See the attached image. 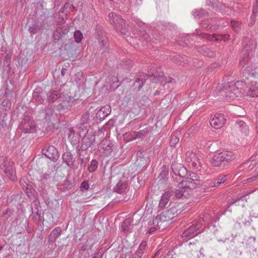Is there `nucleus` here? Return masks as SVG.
Here are the masks:
<instances>
[{
  "label": "nucleus",
  "instance_id": "obj_22",
  "mask_svg": "<svg viewBox=\"0 0 258 258\" xmlns=\"http://www.w3.org/2000/svg\"><path fill=\"white\" fill-rule=\"evenodd\" d=\"M78 130H76L74 127L70 130L68 134V139L72 145L78 144L81 137L78 134Z\"/></svg>",
  "mask_w": 258,
  "mask_h": 258
},
{
  "label": "nucleus",
  "instance_id": "obj_13",
  "mask_svg": "<svg viewBox=\"0 0 258 258\" xmlns=\"http://www.w3.org/2000/svg\"><path fill=\"white\" fill-rule=\"evenodd\" d=\"M226 118L224 114L218 113L214 115L210 119L211 125L216 129L221 128L225 123Z\"/></svg>",
  "mask_w": 258,
  "mask_h": 258
},
{
  "label": "nucleus",
  "instance_id": "obj_46",
  "mask_svg": "<svg viewBox=\"0 0 258 258\" xmlns=\"http://www.w3.org/2000/svg\"><path fill=\"white\" fill-rule=\"evenodd\" d=\"M140 40L143 41H145L146 43H148L150 41L151 38L149 34H148L146 32L143 31L140 36Z\"/></svg>",
  "mask_w": 258,
  "mask_h": 258
},
{
  "label": "nucleus",
  "instance_id": "obj_54",
  "mask_svg": "<svg viewBox=\"0 0 258 258\" xmlns=\"http://www.w3.org/2000/svg\"><path fill=\"white\" fill-rule=\"evenodd\" d=\"M89 188V185L87 181H83L80 186V189L81 191L87 190Z\"/></svg>",
  "mask_w": 258,
  "mask_h": 258
},
{
  "label": "nucleus",
  "instance_id": "obj_50",
  "mask_svg": "<svg viewBox=\"0 0 258 258\" xmlns=\"http://www.w3.org/2000/svg\"><path fill=\"white\" fill-rule=\"evenodd\" d=\"M38 29V25L37 23L32 24L31 26H29V31L31 34H34L36 33Z\"/></svg>",
  "mask_w": 258,
  "mask_h": 258
},
{
  "label": "nucleus",
  "instance_id": "obj_19",
  "mask_svg": "<svg viewBox=\"0 0 258 258\" xmlns=\"http://www.w3.org/2000/svg\"><path fill=\"white\" fill-rule=\"evenodd\" d=\"M147 250V242L142 241L138 249L134 253H131L127 255L128 258H141L146 254Z\"/></svg>",
  "mask_w": 258,
  "mask_h": 258
},
{
  "label": "nucleus",
  "instance_id": "obj_39",
  "mask_svg": "<svg viewBox=\"0 0 258 258\" xmlns=\"http://www.w3.org/2000/svg\"><path fill=\"white\" fill-rule=\"evenodd\" d=\"M133 222V218L129 217L125 219L121 224V228L123 231H128L130 230L129 226Z\"/></svg>",
  "mask_w": 258,
  "mask_h": 258
},
{
  "label": "nucleus",
  "instance_id": "obj_42",
  "mask_svg": "<svg viewBox=\"0 0 258 258\" xmlns=\"http://www.w3.org/2000/svg\"><path fill=\"white\" fill-rule=\"evenodd\" d=\"M98 161L96 160H92L88 166V170L90 172H94L98 167Z\"/></svg>",
  "mask_w": 258,
  "mask_h": 258
},
{
  "label": "nucleus",
  "instance_id": "obj_12",
  "mask_svg": "<svg viewBox=\"0 0 258 258\" xmlns=\"http://www.w3.org/2000/svg\"><path fill=\"white\" fill-rule=\"evenodd\" d=\"M187 182L181 181L177 185L175 190L173 193L175 194V196L178 198H181L183 197H186L188 194V192L190 189V186L187 185Z\"/></svg>",
  "mask_w": 258,
  "mask_h": 258
},
{
  "label": "nucleus",
  "instance_id": "obj_17",
  "mask_svg": "<svg viewBox=\"0 0 258 258\" xmlns=\"http://www.w3.org/2000/svg\"><path fill=\"white\" fill-rule=\"evenodd\" d=\"M185 178L183 182H187V185L192 189L195 188L197 186V181L200 180V176L194 172H189L187 171V175L184 177Z\"/></svg>",
  "mask_w": 258,
  "mask_h": 258
},
{
  "label": "nucleus",
  "instance_id": "obj_55",
  "mask_svg": "<svg viewBox=\"0 0 258 258\" xmlns=\"http://www.w3.org/2000/svg\"><path fill=\"white\" fill-rule=\"evenodd\" d=\"M107 143V141H103L102 146L104 150L106 151L107 153H110L112 151L111 146L109 144L107 145L106 147L104 146Z\"/></svg>",
  "mask_w": 258,
  "mask_h": 258
},
{
  "label": "nucleus",
  "instance_id": "obj_47",
  "mask_svg": "<svg viewBox=\"0 0 258 258\" xmlns=\"http://www.w3.org/2000/svg\"><path fill=\"white\" fill-rule=\"evenodd\" d=\"M202 50L203 51V54L208 57H213L215 55V53L207 47L203 48Z\"/></svg>",
  "mask_w": 258,
  "mask_h": 258
},
{
  "label": "nucleus",
  "instance_id": "obj_58",
  "mask_svg": "<svg viewBox=\"0 0 258 258\" xmlns=\"http://www.w3.org/2000/svg\"><path fill=\"white\" fill-rule=\"evenodd\" d=\"M229 9L226 7L225 5H222L220 3L219 5L218 6V11H219L221 12H226L228 11Z\"/></svg>",
  "mask_w": 258,
  "mask_h": 258
},
{
  "label": "nucleus",
  "instance_id": "obj_41",
  "mask_svg": "<svg viewBox=\"0 0 258 258\" xmlns=\"http://www.w3.org/2000/svg\"><path fill=\"white\" fill-rule=\"evenodd\" d=\"M206 4L208 6H210L218 11V6L220 4V2L218 0H206Z\"/></svg>",
  "mask_w": 258,
  "mask_h": 258
},
{
  "label": "nucleus",
  "instance_id": "obj_44",
  "mask_svg": "<svg viewBox=\"0 0 258 258\" xmlns=\"http://www.w3.org/2000/svg\"><path fill=\"white\" fill-rule=\"evenodd\" d=\"M133 62L131 59H126L122 61L120 65L125 69H128L133 66Z\"/></svg>",
  "mask_w": 258,
  "mask_h": 258
},
{
  "label": "nucleus",
  "instance_id": "obj_16",
  "mask_svg": "<svg viewBox=\"0 0 258 258\" xmlns=\"http://www.w3.org/2000/svg\"><path fill=\"white\" fill-rule=\"evenodd\" d=\"M176 205L177 204L175 203H170L169 206L167 207V209L162 212L170 221L174 216L178 215L179 210L177 209Z\"/></svg>",
  "mask_w": 258,
  "mask_h": 258
},
{
  "label": "nucleus",
  "instance_id": "obj_18",
  "mask_svg": "<svg viewBox=\"0 0 258 258\" xmlns=\"http://www.w3.org/2000/svg\"><path fill=\"white\" fill-rule=\"evenodd\" d=\"M100 29V28H98ZM96 33L98 36V40L101 48L102 49L103 52H105L108 46V39L106 35L101 30L99 31V30L96 29Z\"/></svg>",
  "mask_w": 258,
  "mask_h": 258
},
{
  "label": "nucleus",
  "instance_id": "obj_63",
  "mask_svg": "<svg viewBox=\"0 0 258 258\" xmlns=\"http://www.w3.org/2000/svg\"><path fill=\"white\" fill-rule=\"evenodd\" d=\"M76 151H77V155L78 156V158L79 157H81V151H82L81 149V145L80 146L79 145H78L76 147Z\"/></svg>",
  "mask_w": 258,
  "mask_h": 258
},
{
  "label": "nucleus",
  "instance_id": "obj_40",
  "mask_svg": "<svg viewBox=\"0 0 258 258\" xmlns=\"http://www.w3.org/2000/svg\"><path fill=\"white\" fill-rule=\"evenodd\" d=\"M178 132H175L171 136L170 145L171 147H175L179 143V137Z\"/></svg>",
  "mask_w": 258,
  "mask_h": 258
},
{
  "label": "nucleus",
  "instance_id": "obj_9",
  "mask_svg": "<svg viewBox=\"0 0 258 258\" xmlns=\"http://www.w3.org/2000/svg\"><path fill=\"white\" fill-rule=\"evenodd\" d=\"M243 48L242 50V54L244 56L240 60V64L242 66H245L248 61L250 59V56L252 53V46L248 38L243 43Z\"/></svg>",
  "mask_w": 258,
  "mask_h": 258
},
{
  "label": "nucleus",
  "instance_id": "obj_52",
  "mask_svg": "<svg viewBox=\"0 0 258 258\" xmlns=\"http://www.w3.org/2000/svg\"><path fill=\"white\" fill-rule=\"evenodd\" d=\"M56 32L59 33L61 36H64L68 33L69 28L68 27L64 28L63 29L57 28L56 29Z\"/></svg>",
  "mask_w": 258,
  "mask_h": 258
},
{
  "label": "nucleus",
  "instance_id": "obj_56",
  "mask_svg": "<svg viewBox=\"0 0 258 258\" xmlns=\"http://www.w3.org/2000/svg\"><path fill=\"white\" fill-rule=\"evenodd\" d=\"M157 229H159L158 227L156 226V225H153L152 224V221L149 223V227L148 230L149 233L152 234Z\"/></svg>",
  "mask_w": 258,
  "mask_h": 258
},
{
  "label": "nucleus",
  "instance_id": "obj_37",
  "mask_svg": "<svg viewBox=\"0 0 258 258\" xmlns=\"http://www.w3.org/2000/svg\"><path fill=\"white\" fill-rule=\"evenodd\" d=\"M59 106L60 109L64 112L70 110L72 107L71 102L67 100H62Z\"/></svg>",
  "mask_w": 258,
  "mask_h": 258
},
{
  "label": "nucleus",
  "instance_id": "obj_25",
  "mask_svg": "<svg viewBox=\"0 0 258 258\" xmlns=\"http://www.w3.org/2000/svg\"><path fill=\"white\" fill-rule=\"evenodd\" d=\"M173 195V191L172 190H168L164 192L161 198L159 203V207L161 208H165L168 203L170 198Z\"/></svg>",
  "mask_w": 258,
  "mask_h": 258
},
{
  "label": "nucleus",
  "instance_id": "obj_51",
  "mask_svg": "<svg viewBox=\"0 0 258 258\" xmlns=\"http://www.w3.org/2000/svg\"><path fill=\"white\" fill-rule=\"evenodd\" d=\"M106 258H116V251L113 250L107 252L105 254Z\"/></svg>",
  "mask_w": 258,
  "mask_h": 258
},
{
  "label": "nucleus",
  "instance_id": "obj_3",
  "mask_svg": "<svg viewBox=\"0 0 258 258\" xmlns=\"http://www.w3.org/2000/svg\"><path fill=\"white\" fill-rule=\"evenodd\" d=\"M108 21L113 26L115 30L121 34H125L127 29L124 24V20L120 15H118L113 12L108 14Z\"/></svg>",
  "mask_w": 258,
  "mask_h": 258
},
{
  "label": "nucleus",
  "instance_id": "obj_31",
  "mask_svg": "<svg viewBox=\"0 0 258 258\" xmlns=\"http://www.w3.org/2000/svg\"><path fill=\"white\" fill-rule=\"evenodd\" d=\"M76 130H78V133L81 137L87 136L88 132V125L83 123H80L74 127Z\"/></svg>",
  "mask_w": 258,
  "mask_h": 258
},
{
  "label": "nucleus",
  "instance_id": "obj_34",
  "mask_svg": "<svg viewBox=\"0 0 258 258\" xmlns=\"http://www.w3.org/2000/svg\"><path fill=\"white\" fill-rule=\"evenodd\" d=\"M20 184L22 188L25 190L29 189L30 190H31L32 186L30 181L26 177H23L21 178L20 180Z\"/></svg>",
  "mask_w": 258,
  "mask_h": 258
},
{
  "label": "nucleus",
  "instance_id": "obj_62",
  "mask_svg": "<svg viewBox=\"0 0 258 258\" xmlns=\"http://www.w3.org/2000/svg\"><path fill=\"white\" fill-rule=\"evenodd\" d=\"M80 162V165L81 168H84L86 166V163L84 161V159L83 158L79 157V159Z\"/></svg>",
  "mask_w": 258,
  "mask_h": 258
},
{
  "label": "nucleus",
  "instance_id": "obj_59",
  "mask_svg": "<svg viewBox=\"0 0 258 258\" xmlns=\"http://www.w3.org/2000/svg\"><path fill=\"white\" fill-rule=\"evenodd\" d=\"M1 104L3 106H7L9 108L11 106V102L9 99H5L2 102Z\"/></svg>",
  "mask_w": 258,
  "mask_h": 258
},
{
  "label": "nucleus",
  "instance_id": "obj_10",
  "mask_svg": "<svg viewBox=\"0 0 258 258\" xmlns=\"http://www.w3.org/2000/svg\"><path fill=\"white\" fill-rule=\"evenodd\" d=\"M152 224L158 227L159 230H163L167 228L170 224L171 221L167 219L166 216L162 213L157 215L153 220Z\"/></svg>",
  "mask_w": 258,
  "mask_h": 258
},
{
  "label": "nucleus",
  "instance_id": "obj_5",
  "mask_svg": "<svg viewBox=\"0 0 258 258\" xmlns=\"http://www.w3.org/2000/svg\"><path fill=\"white\" fill-rule=\"evenodd\" d=\"M149 73H151V75H149L150 77H153V79L151 78V80L154 83H158V82H161V83L164 82L165 83L163 84V86H164L166 83H171L173 84L175 82V80L173 79H172L170 77L166 78L165 77L163 72H161L160 68H157L155 69L152 67L150 68V70L148 71Z\"/></svg>",
  "mask_w": 258,
  "mask_h": 258
},
{
  "label": "nucleus",
  "instance_id": "obj_35",
  "mask_svg": "<svg viewBox=\"0 0 258 258\" xmlns=\"http://www.w3.org/2000/svg\"><path fill=\"white\" fill-rule=\"evenodd\" d=\"M192 15L195 18L199 19L202 17H205L209 15V13L205 12L203 9H196L192 12Z\"/></svg>",
  "mask_w": 258,
  "mask_h": 258
},
{
  "label": "nucleus",
  "instance_id": "obj_49",
  "mask_svg": "<svg viewBox=\"0 0 258 258\" xmlns=\"http://www.w3.org/2000/svg\"><path fill=\"white\" fill-rule=\"evenodd\" d=\"M90 114L88 112H85L82 116L81 118V122L80 123H83L87 124L88 121L89 120Z\"/></svg>",
  "mask_w": 258,
  "mask_h": 258
},
{
  "label": "nucleus",
  "instance_id": "obj_14",
  "mask_svg": "<svg viewBox=\"0 0 258 258\" xmlns=\"http://www.w3.org/2000/svg\"><path fill=\"white\" fill-rule=\"evenodd\" d=\"M95 141V136L93 132L88 133L82 139L81 149L82 151H86L90 147Z\"/></svg>",
  "mask_w": 258,
  "mask_h": 258
},
{
  "label": "nucleus",
  "instance_id": "obj_61",
  "mask_svg": "<svg viewBox=\"0 0 258 258\" xmlns=\"http://www.w3.org/2000/svg\"><path fill=\"white\" fill-rule=\"evenodd\" d=\"M115 120L113 119H111L108 121V122L106 123V125L108 126L109 127H112L113 126L115 123Z\"/></svg>",
  "mask_w": 258,
  "mask_h": 258
},
{
  "label": "nucleus",
  "instance_id": "obj_11",
  "mask_svg": "<svg viewBox=\"0 0 258 258\" xmlns=\"http://www.w3.org/2000/svg\"><path fill=\"white\" fill-rule=\"evenodd\" d=\"M42 153L51 160L55 161L58 159L59 154L57 149L51 145L46 146L42 149Z\"/></svg>",
  "mask_w": 258,
  "mask_h": 258
},
{
  "label": "nucleus",
  "instance_id": "obj_20",
  "mask_svg": "<svg viewBox=\"0 0 258 258\" xmlns=\"http://www.w3.org/2000/svg\"><path fill=\"white\" fill-rule=\"evenodd\" d=\"M201 35L202 38L207 39L209 41H218L220 40L226 41L229 39L230 35L228 34H225L223 35L216 36L214 34L210 35L206 33H202V32L200 34Z\"/></svg>",
  "mask_w": 258,
  "mask_h": 258
},
{
  "label": "nucleus",
  "instance_id": "obj_38",
  "mask_svg": "<svg viewBox=\"0 0 258 258\" xmlns=\"http://www.w3.org/2000/svg\"><path fill=\"white\" fill-rule=\"evenodd\" d=\"M247 95L251 97L258 96V87L255 86H251L247 92Z\"/></svg>",
  "mask_w": 258,
  "mask_h": 258
},
{
  "label": "nucleus",
  "instance_id": "obj_64",
  "mask_svg": "<svg viewBox=\"0 0 258 258\" xmlns=\"http://www.w3.org/2000/svg\"><path fill=\"white\" fill-rule=\"evenodd\" d=\"M253 78L255 79L254 82L255 84L258 85V73H255L254 74H253Z\"/></svg>",
  "mask_w": 258,
  "mask_h": 258
},
{
  "label": "nucleus",
  "instance_id": "obj_27",
  "mask_svg": "<svg viewBox=\"0 0 258 258\" xmlns=\"http://www.w3.org/2000/svg\"><path fill=\"white\" fill-rule=\"evenodd\" d=\"M47 100L49 103H53L61 96V93L59 91L51 90L47 94Z\"/></svg>",
  "mask_w": 258,
  "mask_h": 258
},
{
  "label": "nucleus",
  "instance_id": "obj_1",
  "mask_svg": "<svg viewBox=\"0 0 258 258\" xmlns=\"http://www.w3.org/2000/svg\"><path fill=\"white\" fill-rule=\"evenodd\" d=\"M235 158V155L232 152L224 151L214 155L211 162L215 167H224Z\"/></svg>",
  "mask_w": 258,
  "mask_h": 258
},
{
  "label": "nucleus",
  "instance_id": "obj_29",
  "mask_svg": "<svg viewBox=\"0 0 258 258\" xmlns=\"http://www.w3.org/2000/svg\"><path fill=\"white\" fill-rule=\"evenodd\" d=\"M33 98L37 102L39 103H42L44 101V96L42 93L41 89L36 88L33 93Z\"/></svg>",
  "mask_w": 258,
  "mask_h": 258
},
{
  "label": "nucleus",
  "instance_id": "obj_57",
  "mask_svg": "<svg viewBox=\"0 0 258 258\" xmlns=\"http://www.w3.org/2000/svg\"><path fill=\"white\" fill-rule=\"evenodd\" d=\"M251 192H252V191H247L246 192H245V194H244V195L242 196H241L239 198H237L234 201H233L232 203H231L230 204V206H231V205H233L234 204H235L236 202L239 201L240 200H242L243 199V198H244V197L247 196V195H249Z\"/></svg>",
  "mask_w": 258,
  "mask_h": 258
},
{
  "label": "nucleus",
  "instance_id": "obj_4",
  "mask_svg": "<svg viewBox=\"0 0 258 258\" xmlns=\"http://www.w3.org/2000/svg\"><path fill=\"white\" fill-rule=\"evenodd\" d=\"M243 85L242 82L237 81L235 83H230L228 85L224 87V95L226 98L234 99L240 96L241 93V87ZM224 92V91H222Z\"/></svg>",
  "mask_w": 258,
  "mask_h": 258
},
{
  "label": "nucleus",
  "instance_id": "obj_45",
  "mask_svg": "<svg viewBox=\"0 0 258 258\" xmlns=\"http://www.w3.org/2000/svg\"><path fill=\"white\" fill-rule=\"evenodd\" d=\"M168 174V171L166 167H164L162 169V170L160 174H159L157 179H159V181L165 179V178L167 177Z\"/></svg>",
  "mask_w": 258,
  "mask_h": 258
},
{
  "label": "nucleus",
  "instance_id": "obj_26",
  "mask_svg": "<svg viewBox=\"0 0 258 258\" xmlns=\"http://www.w3.org/2000/svg\"><path fill=\"white\" fill-rule=\"evenodd\" d=\"M151 131V127H148L137 132H134L132 135L131 140H135L137 139H143L146 137L149 132Z\"/></svg>",
  "mask_w": 258,
  "mask_h": 258
},
{
  "label": "nucleus",
  "instance_id": "obj_28",
  "mask_svg": "<svg viewBox=\"0 0 258 258\" xmlns=\"http://www.w3.org/2000/svg\"><path fill=\"white\" fill-rule=\"evenodd\" d=\"M61 230L60 227L55 228L50 233L48 237V242L53 243L56 239L61 235Z\"/></svg>",
  "mask_w": 258,
  "mask_h": 258
},
{
  "label": "nucleus",
  "instance_id": "obj_23",
  "mask_svg": "<svg viewBox=\"0 0 258 258\" xmlns=\"http://www.w3.org/2000/svg\"><path fill=\"white\" fill-rule=\"evenodd\" d=\"M111 112V108L109 106L102 107L96 114V118L100 121L104 120Z\"/></svg>",
  "mask_w": 258,
  "mask_h": 258
},
{
  "label": "nucleus",
  "instance_id": "obj_32",
  "mask_svg": "<svg viewBox=\"0 0 258 258\" xmlns=\"http://www.w3.org/2000/svg\"><path fill=\"white\" fill-rule=\"evenodd\" d=\"M145 75H140L139 77H138L135 82L134 83V87L137 91L140 90L144 84V81L145 80Z\"/></svg>",
  "mask_w": 258,
  "mask_h": 258
},
{
  "label": "nucleus",
  "instance_id": "obj_21",
  "mask_svg": "<svg viewBox=\"0 0 258 258\" xmlns=\"http://www.w3.org/2000/svg\"><path fill=\"white\" fill-rule=\"evenodd\" d=\"M228 178V175H220L213 180L208 181V186L210 187H217L222 185Z\"/></svg>",
  "mask_w": 258,
  "mask_h": 258
},
{
  "label": "nucleus",
  "instance_id": "obj_7",
  "mask_svg": "<svg viewBox=\"0 0 258 258\" xmlns=\"http://www.w3.org/2000/svg\"><path fill=\"white\" fill-rule=\"evenodd\" d=\"M19 127L25 133H33L36 131V125L32 117L25 115L20 121Z\"/></svg>",
  "mask_w": 258,
  "mask_h": 258
},
{
  "label": "nucleus",
  "instance_id": "obj_2",
  "mask_svg": "<svg viewBox=\"0 0 258 258\" xmlns=\"http://www.w3.org/2000/svg\"><path fill=\"white\" fill-rule=\"evenodd\" d=\"M184 159L189 166L201 172L206 171V166L202 163L199 157L192 151H187Z\"/></svg>",
  "mask_w": 258,
  "mask_h": 258
},
{
  "label": "nucleus",
  "instance_id": "obj_36",
  "mask_svg": "<svg viewBox=\"0 0 258 258\" xmlns=\"http://www.w3.org/2000/svg\"><path fill=\"white\" fill-rule=\"evenodd\" d=\"M53 171L52 168H49V169L44 173H40V180L41 182H46L50 178V174Z\"/></svg>",
  "mask_w": 258,
  "mask_h": 258
},
{
  "label": "nucleus",
  "instance_id": "obj_53",
  "mask_svg": "<svg viewBox=\"0 0 258 258\" xmlns=\"http://www.w3.org/2000/svg\"><path fill=\"white\" fill-rule=\"evenodd\" d=\"M231 25L232 29L235 31H238L240 26V24L238 21H231Z\"/></svg>",
  "mask_w": 258,
  "mask_h": 258
},
{
  "label": "nucleus",
  "instance_id": "obj_24",
  "mask_svg": "<svg viewBox=\"0 0 258 258\" xmlns=\"http://www.w3.org/2000/svg\"><path fill=\"white\" fill-rule=\"evenodd\" d=\"M63 161L69 167H72L74 165L75 159L73 155L70 151H66L62 156Z\"/></svg>",
  "mask_w": 258,
  "mask_h": 258
},
{
  "label": "nucleus",
  "instance_id": "obj_30",
  "mask_svg": "<svg viewBox=\"0 0 258 258\" xmlns=\"http://www.w3.org/2000/svg\"><path fill=\"white\" fill-rule=\"evenodd\" d=\"M236 127L239 128L240 132L245 135H247L248 134V127L243 121L237 120L236 121Z\"/></svg>",
  "mask_w": 258,
  "mask_h": 258
},
{
  "label": "nucleus",
  "instance_id": "obj_60",
  "mask_svg": "<svg viewBox=\"0 0 258 258\" xmlns=\"http://www.w3.org/2000/svg\"><path fill=\"white\" fill-rule=\"evenodd\" d=\"M258 13V3L256 2L253 6L252 8V15H256V14Z\"/></svg>",
  "mask_w": 258,
  "mask_h": 258
},
{
  "label": "nucleus",
  "instance_id": "obj_43",
  "mask_svg": "<svg viewBox=\"0 0 258 258\" xmlns=\"http://www.w3.org/2000/svg\"><path fill=\"white\" fill-rule=\"evenodd\" d=\"M185 57H183L180 55H175L173 56V61L177 64H182V62L184 63Z\"/></svg>",
  "mask_w": 258,
  "mask_h": 258
},
{
  "label": "nucleus",
  "instance_id": "obj_33",
  "mask_svg": "<svg viewBox=\"0 0 258 258\" xmlns=\"http://www.w3.org/2000/svg\"><path fill=\"white\" fill-rule=\"evenodd\" d=\"M127 188V184L125 182L119 180L114 187V190L119 194L124 192Z\"/></svg>",
  "mask_w": 258,
  "mask_h": 258
},
{
  "label": "nucleus",
  "instance_id": "obj_6",
  "mask_svg": "<svg viewBox=\"0 0 258 258\" xmlns=\"http://www.w3.org/2000/svg\"><path fill=\"white\" fill-rule=\"evenodd\" d=\"M0 168L6 173L11 180L14 181L17 179L15 168L13 162L6 160L4 157H0Z\"/></svg>",
  "mask_w": 258,
  "mask_h": 258
},
{
  "label": "nucleus",
  "instance_id": "obj_48",
  "mask_svg": "<svg viewBox=\"0 0 258 258\" xmlns=\"http://www.w3.org/2000/svg\"><path fill=\"white\" fill-rule=\"evenodd\" d=\"M74 38L77 43H80L83 38V34L80 31H76L74 32Z\"/></svg>",
  "mask_w": 258,
  "mask_h": 258
},
{
  "label": "nucleus",
  "instance_id": "obj_8",
  "mask_svg": "<svg viewBox=\"0 0 258 258\" xmlns=\"http://www.w3.org/2000/svg\"><path fill=\"white\" fill-rule=\"evenodd\" d=\"M203 221V220H201L199 222H196L190 225L183 232L181 235L182 238L185 240H187L199 234L200 232L197 231L202 227Z\"/></svg>",
  "mask_w": 258,
  "mask_h": 258
},
{
  "label": "nucleus",
  "instance_id": "obj_15",
  "mask_svg": "<svg viewBox=\"0 0 258 258\" xmlns=\"http://www.w3.org/2000/svg\"><path fill=\"white\" fill-rule=\"evenodd\" d=\"M171 169L175 175L181 178L187 175V169L181 164L177 162H173L171 164Z\"/></svg>",
  "mask_w": 258,
  "mask_h": 258
}]
</instances>
